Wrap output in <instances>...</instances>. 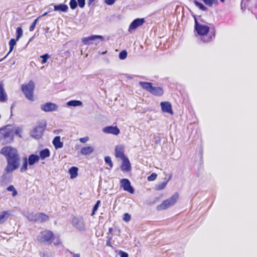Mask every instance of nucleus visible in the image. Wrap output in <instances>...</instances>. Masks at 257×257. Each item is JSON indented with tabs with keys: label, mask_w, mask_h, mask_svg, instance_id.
Wrapping results in <instances>:
<instances>
[{
	"label": "nucleus",
	"mask_w": 257,
	"mask_h": 257,
	"mask_svg": "<svg viewBox=\"0 0 257 257\" xmlns=\"http://www.w3.org/2000/svg\"><path fill=\"white\" fill-rule=\"evenodd\" d=\"M0 153L7 159V165L5 168L6 173H12L19 168L20 157L18 151L15 148L6 146L1 149Z\"/></svg>",
	"instance_id": "f257e3e1"
},
{
	"label": "nucleus",
	"mask_w": 257,
	"mask_h": 257,
	"mask_svg": "<svg viewBox=\"0 0 257 257\" xmlns=\"http://www.w3.org/2000/svg\"><path fill=\"white\" fill-rule=\"evenodd\" d=\"M195 21V31L198 35L201 36V40L204 43L210 42L215 37V32H211L209 36H206L209 32L210 28L208 26L200 24L195 15H193Z\"/></svg>",
	"instance_id": "f03ea898"
},
{
	"label": "nucleus",
	"mask_w": 257,
	"mask_h": 257,
	"mask_svg": "<svg viewBox=\"0 0 257 257\" xmlns=\"http://www.w3.org/2000/svg\"><path fill=\"white\" fill-rule=\"evenodd\" d=\"M139 85L144 90L156 96H161L164 94V89L160 86H154L153 83L148 82L140 81Z\"/></svg>",
	"instance_id": "7ed1b4c3"
},
{
	"label": "nucleus",
	"mask_w": 257,
	"mask_h": 257,
	"mask_svg": "<svg viewBox=\"0 0 257 257\" xmlns=\"http://www.w3.org/2000/svg\"><path fill=\"white\" fill-rule=\"evenodd\" d=\"M46 126L47 123L45 120L38 122L30 132L31 136L36 140L41 139L43 136V133Z\"/></svg>",
	"instance_id": "20e7f679"
},
{
	"label": "nucleus",
	"mask_w": 257,
	"mask_h": 257,
	"mask_svg": "<svg viewBox=\"0 0 257 257\" xmlns=\"http://www.w3.org/2000/svg\"><path fill=\"white\" fill-rule=\"evenodd\" d=\"M21 89L26 98L32 101L34 100L33 94L35 84L33 81L30 80L28 83L22 84Z\"/></svg>",
	"instance_id": "39448f33"
},
{
	"label": "nucleus",
	"mask_w": 257,
	"mask_h": 257,
	"mask_svg": "<svg viewBox=\"0 0 257 257\" xmlns=\"http://www.w3.org/2000/svg\"><path fill=\"white\" fill-rule=\"evenodd\" d=\"M178 197V194L177 193H175L172 197L164 200L161 204L158 205L157 207V210H165L173 205L176 202Z\"/></svg>",
	"instance_id": "423d86ee"
},
{
	"label": "nucleus",
	"mask_w": 257,
	"mask_h": 257,
	"mask_svg": "<svg viewBox=\"0 0 257 257\" xmlns=\"http://www.w3.org/2000/svg\"><path fill=\"white\" fill-rule=\"evenodd\" d=\"M28 219L31 221L42 223L49 220V216L43 213H31L27 216Z\"/></svg>",
	"instance_id": "0eeeda50"
},
{
	"label": "nucleus",
	"mask_w": 257,
	"mask_h": 257,
	"mask_svg": "<svg viewBox=\"0 0 257 257\" xmlns=\"http://www.w3.org/2000/svg\"><path fill=\"white\" fill-rule=\"evenodd\" d=\"M0 133L3 135L7 143L11 142L14 140V130L7 125L4 128L0 129Z\"/></svg>",
	"instance_id": "6e6552de"
},
{
	"label": "nucleus",
	"mask_w": 257,
	"mask_h": 257,
	"mask_svg": "<svg viewBox=\"0 0 257 257\" xmlns=\"http://www.w3.org/2000/svg\"><path fill=\"white\" fill-rule=\"evenodd\" d=\"M71 223L74 227L80 231H84L86 230L84 220L82 217H74Z\"/></svg>",
	"instance_id": "1a4fd4ad"
},
{
	"label": "nucleus",
	"mask_w": 257,
	"mask_h": 257,
	"mask_svg": "<svg viewBox=\"0 0 257 257\" xmlns=\"http://www.w3.org/2000/svg\"><path fill=\"white\" fill-rule=\"evenodd\" d=\"M40 108L42 110L45 112H52L57 110L58 105L52 102H48L41 104Z\"/></svg>",
	"instance_id": "9d476101"
},
{
	"label": "nucleus",
	"mask_w": 257,
	"mask_h": 257,
	"mask_svg": "<svg viewBox=\"0 0 257 257\" xmlns=\"http://www.w3.org/2000/svg\"><path fill=\"white\" fill-rule=\"evenodd\" d=\"M120 186L124 191H127L131 194L134 193V189L131 186V182L127 179H122L120 180Z\"/></svg>",
	"instance_id": "9b49d317"
},
{
	"label": "nucleus",
	"mask_w": 257,
	"mask_h": 257,
	"mask_svg": "<svg viewBox=\"0 0 257 257\" xmlns=\"http://www.w3.org/2000/svg\"><path fill=\"white\" fill-rule=\"evenodd\" d=\"M96 39H100L101 41H102L103 40V37L100 35H91L87 37L83 38L82 41L85 45H90L92 43V41Z\"/></svg>",
	"instance_id": "f8f14e48"
},
{
	"label": "nucleus",
	"mask_w": 257,
	"mask_h": 257,
	"mask_svg": "<svg viewBox=\"0 0 257 257\" xmlns=\"http://www.w3.org/2000/svg\"><path fill=\"white\" fill-rule=\"evenodd\" d=\"M102 132L107 134H112L114 135H117L119 134L120 131L116 126H107L104 127L102 129Z\"/></svg>",
	"instance_id": "ddd939ff"
},
{
	"label": "nucleus",
	"mask_w": 257,
	"mask_h": 257,
	"mask_svg": "<svg viewBox=\"0 0 257 257\" xmlns=\"http://www.w3.org/2000/svg\"><path fill=\"white\" fill-rule=\"evenodd\" d=\"M145 22L144 18H138L135 19L130 24L128 31L135 30L138 27L143 25Z\"/></svg>",
	"instance_id": "4468645a"
},
{
	"label": "nucleus",
	"mask_w": 257,
	"mask_h": 257,
	"mask_svg": "<svg viewBox=\"0 0 257 257\" xmlns=\"http://www.w3.org/2000/svg\"><path fill=\"white\" fill-rule=\"evenodd\" d=\"M160 105L163 112L169 113L171 114H173L172 105L170 102L168 101L162 102Z\"/></svg>",
	"instance_id": "2eb2a0df"
},
{
	"label": "nucleus",
	"mask_w": 257,
	"mask_h": 257,
	"mask_svg": "<svg viewBox=\"0 0 257 257\" xmlns=\"http://www.w3.org/2000/svg\"><path fill=\"white\" fill-rule=\"evenodd\" d=\"M122 162L120 166L121 170L123 172H129L131 170V165L128 159L126 157L122 159Z\"/></svg>",
	"instance_id": "dca6fc26"
},
{
	"label": "nucleus",
	"mask_w": 257,
	"mask_h": 257,
	"mask_svg": "<svg viewBox=\"0 0 257 257\" xmlns=\"http://www.w3.org/2000/svg\"><path fill=\"white\" fill-rule=\"evenodd\" d=\"M42 234V236L41 237L43 238V241L49 244L51 243L54 236L53 233L51 231H47L43 232Z\"/></svg>",
	"instance_id": "f3484780"
},
{
	"label": "nucleus",
	"mask_w": 257,
	"mask_h": 257,
	"mask_svg": "<svg viewBox=\"0 0 257 257\" xmlns=\"http://www.w3.org/2000/svg\"><path fill=\"white\" fill-rule=\"evenodd\" d=\"M115 156L116 158L123 159L126 158L124 154V147L122 145L116 146L115 148Z\"/></svg>",
	"instance_id": "a211bd4d"
},
{
	"label": "nucleus",
	"mask_w": 257,
	"mask_h": 257,
	"mask_svg": "<svg viewBox=\"0 0 257 257\" xmlns=\"http://www.w3.org/2000/svg\"><path fill=\"white\" fill-rule=\"evenodd\" d=\"M68 9V6L64 4L54 5V11L56 12L66 13Z\"/></svg>",
	"instance_id": "6ab92c4d"
},
{
	"label": "nucleus",
	"mask_w": 257,
	"mask_h": 257,
	"mask_svg": "<svg viewBox=\"0 0 257 257\" xmlns=\"http://www.w3.org/2000/svg\"><path fill=\"white\" fill-rule=\"evenodd\" d=\"M29 165L30 166H33L35 163L38 162L40 160V157L38 155L35 154H31L29 156L27 159Z\"/></svg>",
	"instance_id": "aec40b11"
},
{
	"label": "nucleus",
	"mask_w": 257,
	"mask_h": 257,
	"mask_svg": "<svg viewBox=\"0 0 257 257\" xmlns=\"http://www.w3.org/2000/svg\"><path fill=\"white\" fill-rule=\"evenodd\" d=\"M52 143L56 149L62 148L63 146V143L61 142L60 136L55 137L53 140Z\"/></svg>",
	"instance_id": "412c9836"
},
{
	"label": "nucleus",
	"mask_w": 257,
	"mask_h": 257,
	"mask_svg": "<svg viewBox=\"0 0 257 257\" xmlns=\"http://www.w3.org/2000/svg\"><path fill=\"white\" fill-rule=\"evenodd\" d=\"M94 151V148L91 146L83 147L81 149L80 153L82 155L86 156L91 154Z\"/></svg>",
	"instance_id": "4be33fe9"
},
{
	"label": "nucleus",
	"mask_w": 257,
	"mask_h": 257,
	"mask_svg": "<svg viewBox=\"0 0 257 257\" xmlns=\"http://www.w3.org/2000/svg\"><path fill=\"white\" fill-rule=\"evenodd\" d=\"M50 156V150L46 148L40 151L39 153V157L41 160H44L46 158L49 157Z\"/></svg>",
	"instance_id": "5701e85b"
},
{
	"label": "nucleus",
	"mask_w": 257,
	"mask_h": 257,
	"mask_svg": "<svg viewBox=\"0 0 257 257\" xmlns=\"http://www.w3.org/2000/svg\"><path fill=\"white\" fill-rule=\"evenodd\" d=\"M10 215V213L9 211H4L0 214V224L5 222Z\"/></svg>",
	"instance_id": "b1692460"
},
{
	"label": "nucleus",
	"mask_w": 257,
	"mask_h": 257,
	"mask_svg": "<svg viewBox=\"0 0 257 257\" xmlns=\"http://www.w3.org/2000/svg\"><path fill=\"white\" fill-rule=\"evenodd\" d=\"M7 100V95L4 87L0 86V102H5Z\"/></svg>",
	"instance_id": "393cba45"
},
{
	"label": "nucleus",
	"mask_w": 257,
	"mask_h": 257,
	"mask_svg": "<svg viewBox=\"0 0 257 257\" xmlns=\"http://www.w3.org/2000/svg\"><path fill=\"white\" fill-rule=\"evenodd\" d=\"M5 171V173L3 175L2 177V182L3 184H7L11 182V176L9 175Z\"/></svg>",
	"instance_id": "a878e982"
},
{
	"label": "nucleus",
	"mask_w": 257,
	"mask_h": 257,
	"mask_svg": "<svg viewBox=\"0 0 257 257\" xmlns=\"http://www.w3.org/2000/svg\"><path fill=\"white\" fill-rule=\"evenodd\" d=\"M78 169L76 167H72L69 170V173L71 178H74L78 175Z\"/></svg>",
	"instance_id": "bb28decb"
},
{
	"label": "nucleus",
	"mask_w": 257,
	"mask_h": 257,
	"mask_svg": "<svg viewBox=\"0 0 257 257\" xmlns=\"http://www.w3.org/2000/svg\"><path fill=\"white\" fill-rule=\"evenodd\" d=\"M82 103L80 100H72L67 102V105L69 106H81Z\"/></svg>",
	"instance_id": "cd10ccee"
},
{
	"label": "nucleus",
	"mask_w": 257,
	"mask_h": 257,
	"mask_svg": "<svg viewBox=\"0 0 257 257\" xmlns=\"http://www.w3.org/2000/svg\"><path fill=\"white\" fill-rule=\"evenodd\" d=\"M23 164L22 166L20 168V171L21 172L26 171L28 170V165L29 163L28 162L27 158L26 157L23 158Z\"/></svg>",
	"instance_id": "c85d7f7f"
},
{
	"label": "nucleus",
	"mask_w": 257,
	"mask_h": 257,
	"mask_svg": "<svg viewBox=\"0 0 257 257\" xmlns=\"http://www.w3.org/2000/svg\"><path fill=\"white\" fill-rule=\"evenodd\" d=\"M168 182V181H165L158 184L156 185V189L157 190H161L164 189L166 187Z\"/></svg>",
	"instance_id": "c756f323"
},
{
	"label": "nucleus",
	"mask_w": 257,
	"mask_h": 257,
	"mask_svg": "<svg viewBox=\"0 0 257 257\" xmlns=\"http://www.w3.org/2000/svg\"><path fill=\"white\" fill-rule=\"evenodd\" d=\"M18 40H16V39H15L14 38L11 39L9 42V46H10V50L9 53L7 54L8 55L13 50L14 46L16 44V42Z\"/></svg>",
	"instance_id": "7c9ffc66"
},
{
	"label": "nucleus",
	"mask_w": 257,
	"mask_h": 257,
	"mask_svg": "<svg viewBox=\"0 0 257 257\" xmlns=\"http://www.w3.org/2000/svg\"><path fill=\"white\" fill-rule=\"evenodd\" d=\"M194 3L195 5V6L198 7L201 10L203 11H206L207 10V8L205 6H204L203 4H202L201 3L196 0H195L194 1Z\"/></svg>",
	"instance_id": "2f4dec72"
},
{
	"label": "nucleus",
	"mask_w": 257,
	"mask_h": 257,
	"mask_svg": "<svg viewBox=\"0 0 257 257\" xmlns=\"http://www.w3.org/2000/svg\"><path fill=\"white\" fill-rule=\"evenodd\" d=\"M23 30L21 27H19L16 29V40H19L23 35Z\"/></svg>",
	"instance_id": "473e14b6"
},
{
	"label": "nucleus",
	"mask_w": 257,
	"mask_h": 257,
	"mask_svg": "<svg viewBox=\"0 0 257 257\" xmlns=\"http://www.w3.org/2000/svg\"><path fill=\"white\" fill-rule=\"evenodd\" d=\"M204 4L209 6L212 7L214 4L217 3V0H202Z\"/></svg>",
	"instance_id": "72a5a7b5"
},
{
	"label": "nucleus",
	"mask_w": 257,
	"mask_h": 257,
	"mask_svg": "<svg viewBox=\"0 0 257 257\" xmlns=\"http://www.w3.org/2000/svg\"><path fill=\"white\" fill-rule=\"evenodd\" d=\"M7 190L9 191H12L13 193H12V196L13 197H15L16 196L17 194H18V192L17 191V190L15 189V188H14V186L11 185L10 186H9V187H8V188H7Z\"/></svg>",
	"instance_id": "f704fd0d"
},
{
	"label": "nucleus",
	"mask_w": 257,
	"mask_h": 257,
	"mask_svg": "<svg viewBox=\"0 0 257 257\" xmlns=\"http://www.w3.org/2000/svg\"><path fill=\"white\" fill-rule=\"evenodd\" d=\"M100 203V201L97 200L96 203H95V204L94 205V206L93 207L92 211L91 214V216H93V215H94L95 214V212L97 210Z\"/></svg>",
	"instance_id": "c9c22d12"
},
{
	"label": "nucleus",
	"mask_w": 257,
	"mask_h": 257,
	"mask_svg": "<svg viewBox=\"0 0 257 257\" xmlns=\"http://www.w3.org/2000/svg\"><path fill=\"white\" fill-rule=\"evenodd\" d=\"M69 5L71 9L74 10L77 8L78 5L76 0H70Z\"/></svg>",
	"instance_id": "e433bc0d"
},
{
	"label": "nucleus",
	"mask_w": 257,
	"mask_h": 257,
	"mask_svg": "<svg viewBox=\"0 0 257 257\" xmlns=\"http://www.w3.org/2000/svg\"><path fill=\"white\" fill-rule=\"evenodd\" d=\"M127 55V53L126 51L124 50H122L119 54V58L120 60H124L126 58Z\"/></svg>",
	"instance_id": "4c0bfd02"
},
{
	"label": "nucleus",
	"mask_w": 257,
	"mask_h": 257,
	"mask_svg": "<svg viewBox=\"0 0 257 257\" xmlns=\"http://www.w3.org/2000/svg\"><path fill=\"white\" fill-rule=\"evenodd\" d=\"M104 161L105 163L108 164L110 168H112L113 167V163L111 161V158L109 156H106L104 158Z\"/></svg>",
	"instance_id": "58836bf2"
},
{
	"label": "nucleus",
	"mask_w": 257,
	"mask_h": 257,
	"mask_svg": "<svg viewBox=\"0 0 257 257\" xmlns=\"http://www.w3.org/2000/svg\"><path fill=\"white\" fill-rule=\"evenodd\" d=\"M40 57L41 58H42V60L41 63L42 64H44V63H45L47 62V60L50 57V56H49V55L48 53H46V54H44L43 55L40 56Z\"/></svg>",
	"instance_id": "ea45409f"
},
{
	"label": "nucleus",
	"mask_w": 257,
	"mask_h": 257,
	"mask_svg": "<svg viewBox=\"0 0 257 257\" xmlns=\"http://www.w3.org/2000/svg\"><path fill=\"white\" fill-rule=\"evenodd\" d=\"M40 17H38L37 19H36V20H34V21L32 23V24H31V25L30 26V28H29V31L32 32L33 31H34L35 27H36V25L37 24V22L39 19Z\"/></svg>",
	"instance_id": "a19ab883"
},
{
	"label": "nucleus",
	"mask_w": 257,
	"mask_h": 257,
	"mask_svg": "<svg viewBox=\"0 0 257 257\" xmlns=\"http://www.w3.org/2000/svg\"><path fill=\"white\" fill-rule=\"evenodd\" d=\"M22 129L20 127H17L15 131H14V133H15V134L18 136L20 138H22V135H21V133H22Z\"/></svg>",
	"instance_id": "79ce46f5"
},
{
	"label": "nucleus",
	"mask_w": 257,
	"mask_h": 257,
	"mask_svg": "<svg viewBox=\"0 0 257 257\" xmlns=\"http://www.w3.org/2000/svg\"><path fill=\"white\" fill-rule=\"evenodd\" d=\"M157 177V175L156 173H153L148 177V180L149 181H154L156 179Z\"/></svg>",
	"instance_id": "37998d69"
},
{
	"label": "nucleus",
	"mask_w": 257,
	"mask_h": 257,
	"mask_svg": "<svg viewBox=\"0 0 257 257\" xmlns=\"http://www.w3.org/2000/svg\"><path fill=\"white\" fill-rule=\"evenodd\" d=\"M52 240H53V243L55 245H58L61 244V241L59 237H54L53 236Z\"/></svg>",
	"instance_id": "c03bdc74"
},
{
	"label": "nucleus",
	"mask_w": 257,
	"mask_h": 257,
	"mask_svg": "<svg viewBox=\"0 0 257 257\" xmlns=\"http://www.w3.org/2000/svg\"><path fill=\"white\" fill-rule=\"evenodd\" d=\"M77 3L80 8H83L85 5V0H77Z\"/></svg>",
	"instance_id": "a18cd8bd"
},
{
	"label": "nucleus",
	"mask_w": 257,
	"mask_h": 257,
	"mask_svg": "<svg viewBox=\"0 0 257 257\" xmlns=\"http://www.w3.org/2000/svg\"><path fill=\"white\" fill-rule=\"evenodd\" d=\"M131 215L128 213H125L124 214L123 219L125 221H126V222L129 221L131 220Z\"/></svg>",
	"instance_id": "49530a36"
},
{
	"label": "nucleus",
	"mask_w": 257,
	"mask_h": 257,
	"mask_svg": "<svg viewBox=\"0 0 257 257\" xmlns=\"http://www.w3.org/2000/svg\"><path fill=\"white\" fill-rule=\"evenodd\" d=\"M118 254L120 255V257H128L127 253L122 250L119 251Z\"/></svg>",
	"instance_id": "de8ad7c7"
},
{
	"label": "nucleus",
	"mask_w": 257,
	"mask_h": 257,
	"mask_svg": "<svg viewBox=\"0 0 257 257\" xmlns=\"http://www.w3.org/2000/svg\"><path fill=\"white\" fill-rule=\"evenodd\" d=\"M116 0H105V3L108 5H113Z\"/></svg>",
	"instance_id": "09e8293b"
},
{
	"label": "nucleus",
	"mask_w": 257,
	"mask_h": 257,
	"mask_svg": "<svg viewBox=\"0 0 257 257\" xmlns=\"http://www.w3.org/2000/svg\"><path fill=\"white\" fill-rule=\"evenodd\" d=\"M88 140H89L88 137H86L80 138L79 139V141L80 142L84 143H86V142H87L88 141Z\"/></svg>",
	"instance_id": "8fccbe9b"
},
{
	"label": "nucleus",
	"mask_w": 257,
	"mask_h": 257,
	"mask_svg": "<svg viewBox=\"0 0 257 257\" xmlns=\"http://www.w3.org/2000/svg\"><path fill=\"white\" fill-rule=\"evenodd\" d=\"M68 252L71 254H72L73 257H80V254L79 253H74L72 251H71L70 250H69Z\"/></svg>",
	"instance_id": "3c124183"
},
{
	"label": "nucleus",
	"mask_w": 257,
	"mask_h": 257,
	"mask_svg": "<svg viewBox=\"0 0 257 257\" xmlns=\"http://www.w3.org/2000/svg\"><path fill=\"white\" fill-rule=\"evenodd\" d=\"M42 257H51V255L50 253L47 252H44L43 253V256Z\"/></svg>",
	"instance_id": "603ef678"
},
{
	"label": "nucleus",
	"mask_w": 257,
	"mask_h": 257,
	"mask_svg": "<svg viewBox=\"0 0 257 257\" xmlns=\"http://www.w3.org/2000/svg\"><path fill=\"white\" fill-rule=\"evenodd\" d=\"M106 245L107 246H110V247H111L113 248V245L111 243V241L106 240Z\"/></svg>",
	"instance_id": "864d4df0"
},
{
	"label": "nucleus",
	"mask_w": 257,
	"mask_h": 257,
	"mask_svg": "<svg viewBox=\"0 0 257 257\" xmlns=\"http://www.w3.org/2000/svg\"><path fill=\"white\" fill-rule=\"evenodd\" d=\"M240 6H241V9L242 11H244L245 10V5L243 6V0L241 2Z\"/></svg>",
	"instance_id": "5fc2aeb1"
},
{
	"label": "nucleus",
	"mask_w": 257,
	"mask_h": 257,
	"mask_svg": "<svg viewBox=\"0 0 257 257\" xmlns=\"http://www.w3.org/2000/svg\"><path fill=\"white\" fill-rule=\"evenodd\" d=\"M95 0H88L87 2V5L88 6H90L91 4Z\"/></svg>",
	"instance_id": "6e6d98bb"
},
{
	"label": "nucleus",
	"mask_w": 257,
	"mask_h": 257,
	"mask_svg": "<svg viewBox=\"0 0 257 257\" xmlns=\"http://www.w3.org/2000/svg\"><path fill=\"white\" fill-rule=\"evenodd\" d=\"M112 230H113V228H109L108 229V233H111L112 232Z\"/></svg>",
	"instance_id": "4d7b16f0"
},
{
	"label": "nucleus",
	"mask_w": 257,
	"mask_h": 257,
	"mask_svg": "<svg viewBox=\"0 0 257 257\" xmlns=\"http://www.w3.org/2000/svg\"><path fill=\"white\" fill-rule=\"evenodd\" d=\"M107 238V240H109V241H111V240L112 239V237L111 236H107L106 237Z\"/></svg>",
	"instance_id": "13d9d810"
},
{
	"label": "nucleus",
	"mask_w": 257,
	"mask_h": 257,
	"mask_svg": "<svg viewBox=\"0 0 257 257\" xmlns=\"http://www.w3.org/2000/svg\"><path fill=\"white\" fill-rule=\"evenodd\" d=\"M47 14H48V12H46V13H45L44 14H43V15L41 16V17L45 16H46ZM40 17H41V16H40Z\"/></svg>",
	"instance_id": "bf43d9fd"
},
{
	"label": "nucleus",
	"mask_w": 257,
	"mask_h": 257,
	"mask_svg": "<svg viewBox=\"0 0 257 257\" xmlns=\"http://www.w3.org/2000/svg\"><path fill=\"white\" fill-rule=\"evenodd\" d=\"M200 155H201V157H202V154H203V151H202V150H201L200 151Z\"/></svg>",
	"instance_id": "052dcab7"
},
{
	"label": "nucleus",
	"mask_w": 257,
	"mask_h": 257,
	"mask_svg": "<svg viewBox=\"0 0 257 257\" xmlns=\"http://www.w3.org/2000/svg\"><path fill=\"white\" fill-rule=\"evenodd\" d=\"M7 55L6 56H5L3 59H2L1 60H0V62L2 61V60H3L4 59H5L7 57Z\"/></svg>",
	"instance_id": "680f3d73"
},
{
	"label": "nucleus",
	"mask_w": 257,
	"mask_h": 257,
	"mask_svg": "<svg viewBox=\"0 0 257 257\" xmlns=\"http://www.w3.org/2000/svg\"><path fill=\"white\" fill-rule=\"evenodd\" d=\"M171 177H172L171 175H170V177H169L167 181H168V182H169L170 180Z\"/></svg>",
	"instance_id": "e2e57ef3"
},
{
	"label": "nucleus",
	"mask_w": 257,
	"mask_h": 257,
	"mask_svg": "<svg viewBox=\"0 0 257 257\" xmlns=\"http://www.w3.org/2000/svg\"><path fill=\"white\" fill-rule=\"evenodd\" d=\"M156 142H158V141H160V139L159 138H158V140H156Z\"/></svg>",
	"instance_id": "0e129e2a"
},
{
	"label": "nucleus",
	"mask_w": 257,
	"mask_h": 257,
	"mask_svg": "<svg viewBox=\"0 0 257 257\" xmlns=\"http://www.w3.org/2000/svg\"><path fill=\"white\" fill-rule=\"evenodd\" d=\"M221 2L223 3L224 2L225 0H220Z\"/></svg>",
	"instance_id": "69168bd1"
},
{
	"label": "nucleus",
	"mask_w": 257,
	"mask_h": 257,
	"mask_svg": "<svg viewBox=\"0 0 257 257\" xmlns=\"http://www.w3.org/2000/svg\"><path fill=\"white\" fill-rule=\"evenodd\" d=\"M13 107V105L11 107V110L12 109ZM11 113H12V110H11Z\"/></svg>",
	"instance_id": "338daca9"
},
{
	"label": "nucleus",
	"mask_w": 257,
	"mask_h": 257,
	"mask_svg": "<svg viewBox=\"0 0 257 257\" xmlns=\"http://www.w3.org/2000/svg\"><path fill=\"white\" fill-rule=\"evenodd\" d=\"M51 11V9H50L49 12H50Z\"/></svg>",
	"instance_id": "774afa93"
}]
</instances>
